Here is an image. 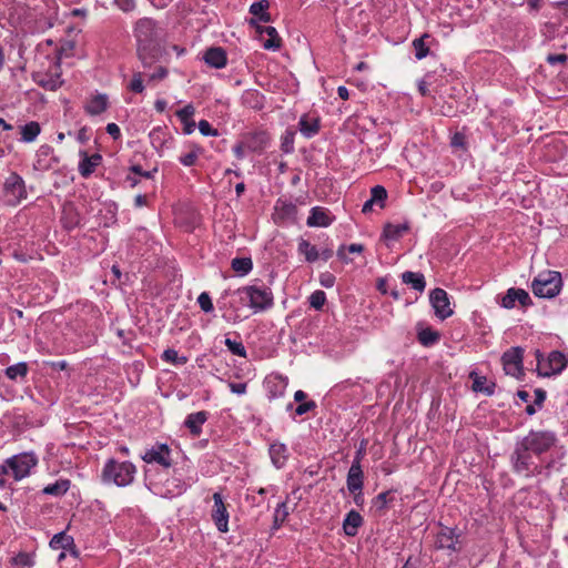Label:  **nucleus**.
Returning <instances> with one entry per match:
<instances>
[{
	"mask_svg": "<svg viewBox=\"0 0 568 568\" xmlns=\"http://www.w3.org/2000/svg\"><path fill=\"white\" fill-rule=\"evenodd\" d=\"M109 106V99L106 94H95L91 97L84 105V110L90 115H99L103 113Z\"/></svg>",
	"mask_w": 568,
	"mask_h": 568,
	"instance_id": "26",
	"label": "nucleus"
},
{
	"mask_svg": "<svg viewBox=\"0 0 568 568\" xmlns=\"http://www.w3.org/2000/svg\"><path fill=\"white\" fill-rule=\"evenodd\" d=\"M386 200V189L382 185H375L371 189V197L363 204L362 212L365 214L372 212L374 205L384 209Z\"/></svg>",
	"mask_w": 568,
	"mask_h": 568,
	"instance_id": "19",
	"label": "nucleus"
},
{
	"mask_svg": "<svg viewBox=\"0 0 568 568\" xmlns=\"http://www.w3.org/2000/svg\"><path fill=\"white\" fill-rule=\"evenodd\" d=\"M261 94L257 91H248L245 94V99H252V102H254L253 108L261 109L263 106V103L261 101Z\"/></svg>",
	"mask_w": 568,
	"mask_h": 568,
	"instance_id": "61",
	"label": "nucleus"
},
{
	"mask_svg": "<svg viewBox=\"0 0 568 568\" xmlns=\"http://www.w3.org/2000/svg\"><path fill=\"white\" fill-rule=\"evenodd\" d=\"M439 333L432 329L430 327L424 328L418 332V341L424 346H430L438 342Z\"/></svg>",
	"mask_w": 568,
	"mask_h": 568,
	"instance_id": "39",
	"label": "nucleus"
},
{
	"mask_svg": "<svg viewBox=\"0 0 568 568\" xmlns=\"http://www.w3.org/2000/svg\"><path fill=\"white\" fill-rule=\"evenodd\" d=\"M270 456L272 463L276 468H281L284 466L287 459V448L284 444L275 443L270 447Z\"/></svg>",
	"mask_w": 568,
	"mask_h": 568,
	"instance_id": "30",
	"label": "nucleus"
},
{
	"mask_svg": "<svg viewBox=\"0 0 568 568\" xmlns=\"http://www.w3.org/2000/svg\"><path fill=\"white\" fill-rule=\"evenodd\" d=\"M194 113H195V108L192 104H187L183 109L176 111L175 114L180 119L181 122H186L193 118Z\"/></svg>",
	"mask_w": 568,
	"mask_h": 568,
	"instance_id": "54",
	"label": "nucleus"
},
{
	"mask_svg": "<svg viewBox=\"0 0 568 568\" xmlns=\"http://www.w3.org/2000/svg\"><path fill=\"white\" fill-rule=\"evenodd\" d=\"M310 305L315 308L316 311H320L323 308L325 302H326V294L324 291L317 290L311 294L308 297Z\"/></svg>",
	"mask_w": 568,
	"mask_h": 568,
	"instance_id": "46",
	"label": "nucleus"
},
{
	"mask_svg": "<svg viewBox=\"0 0 568 568\" xmlns=\"http://www.w3.org/2000/svg\"><path fill=\"white\" fill-rule=\"evenodd\" d=\"M335 276L331 272H324L320 274V283L322 286L326 288H331L335 284Z\"/></svg>",
	"mask_w": 568,
	"mask_h": 568,
	"instance_id": "58",
	"label": "nucleus"
},
{
	"mask_svg": "<svg viewBox=\"0 0 568 568\" xmlns=\"http://www.w3.org/2000/svg\"><path fill=\"white\" fill-rule=\"evenodd\" d=\"M106 132L114 139L118 140L121 136V130L118 124L109 123L106 125Z\"/></svg>",
	"mask_w": 568,
	"mask_h": 568,
	"instance_id": "63",
	"label": "nucleus"
},
{
	"mask_svg": "<svg viewBox=\"0 0 568 568\" xmlns=\"http://www.w3.org/2000/svg\"><path fill=\"white\" fill-rule=\"evenodd\" d=\"M50 547L55 550H58V549L70 550V552L74 557H78V550L75 548L73 537L67 535L64 531L55 534L52 537V539L50 540Z\"/></svg>",
	"mask_w": 568,
	"mask_h": 568,
	"instance_id": "24",
	"label": "nucleus"
},
{
	"mask_svg": "<svg viewBox=\"0 0 568 568\" xmlns=\"http://www.w3.org/2000/svg\"><path fill=\"white\" fill-rule=\"evenodd\" d=\"M389 494L390 491H383L373 499V505L379 514L385 511Z\"/></svg>",
	"mask_w": 568,
	"mask_h": 568,
	"instance_id": "50",
	"label": "nucleus"
},
{
	"mask_svg": "<svg viewBox=\"0 0 568 568\" xmlns=\"http://www.w3.org/2000/svg\"><path fill=\"white\" fill-rule=\"evenodd\" d=\"M70 488V480L59 479L54 484H50L43 488V494L55 497L63 496Z\"/></svg>",
	"mask_w": 568,
	"mask_h": 568,
	"instance_id": "35",
	"label": "nucleus"
},
{
	"mask_svg": "<svg viewBox=\"0 0 568 568\" xmlns=\"http://www.w3.org/2000/svg\"><path fill=\"white\" fill-rule=\"evenodd\" d=\"M436 547L438 549H448L454 552L460 551V534H457L454 528H442L437 534Z\"/></svg>",
	"mask_w": 568,
	"mask_h": 568,
	"instance_id": "15",
	"label": "nucleus"
},
{
	"mask_svg": "<svg viewBox=\"0 0 568 568\" xmlns=\"http://www.w3.org/2000/svg\"><path fill=\"white\" fill-rule=\"evenodd\" d=\"M315 408H316V403L314 400H307L304 403H300L296 406L293 403H290L286 407L287 410H293L296 416H302Z\"/></svg>",
	"mask_w": 568,
	"mask_h": 568,
	"instance_id": "42",
	"label": "nucleus"
},
{
	"mask_svg": "<svg viewBox=\"0 0 568 568\" xmlns=\"http://www.w3.org/2000/svg\"><path fill=\"white\" fill-rule=\"evenodd\" d=\"M200 308L205 313H211L214 310L212 298L207 292H202L197 297Z\"/></svg>",
	"mask_w": 568,
	"mask_h": 568,
	"instance_id": "49",
	"label": "nucleus"
},
{
	"mask_svg": "<svg viewBox=\"0 0 568 568\" xmlns=\"http://www.w3.org/2000/svg\"><path fill=\"white\" fill-rule=\"evenodd\" d=\"M197 126H199V130H200L201 134L204 135V136H217L219 135L217 130L212 128L210 122L206 121V120H201L199 122Z\"/></svg>",
	"mask_w": 568,
	"mask_h": 568,
	"instance_id": "53",
	"label": "nucleus"
},
{
	"mask_svg": "<svg viewBox=\"0 0 568 568\" xmlns=\"http://www.w3.org/2000/svg\"><path fill=\"white\" fill-rule=\"evenodd\" d=\"M537 372L539 376L549 377L560 374L567 366L566 355L559 351H552L544 357L539 349L536 351Z\"/></svg>",
	"mask_w": 568,
	"mask_h": 568,
	"instance_id": "6",
	"label": "nucleus"
},
{
	"mask_svg": "<svg viewBox=\"0 0 568 568\" xmlns=\"http://www.w3.org/2000/svg\"><path fill=\"white\" fill-rule=\"evenodd\" d=\"M161 359L174 366H182L189 361L186 356L179 355V353L173 348L165 349L161 355Z\"/></svg>",
	"mask_w": 568,
	"mask_h": 568,
	"instance_id": "38",
	"label": "nucleus"
},
{
	"mask_svg": "<svg viewBox=\"0 0 568 568\" xmlns=\"http://www.w3.org/2000/svg\"><path fill=\"white\" fill-rule=\"evenodd\" d=\"M546 61L550 64V65H556V64H564L568 61V55L567 54H548L546 57Z\"/></svg>",
	"mask_w": 568,
	"mask_h": 568,
	"instance_id": "60",
	"label": "nucleus"
},
{
	"mask_svg": "<svg viewBox=\"0 0 568 568\" xmlns=\"http://www.w3.org/2000/svg\"><path fill=\"white\" fill-rule=\"evenodd\" d=\"M429 38H430V36L428 33H424L422 37L416 38L413 41L415 58L417 60H422L428 55L429 47L426 44V39H429Z\"/></svg>",
	"mask_w": 568,
	"mask_h": 568,
	"instance_id": "37",
	"label": "nucleus"
},
{
	"mask_svg": "<svg viewBox=\"0 0 568 568\" xmlns=\"http://www.w3.org/2000/svg\"><path fill=\"white\" fill-rule=\"evenodd\" d=\"M59 162V159L54 155V150L48 144L41 145L37 153L33 162V170L39 172H47L52 170Z\"/></svg>",
	"mask_w": 568,
	"mask_h": 568,
	"instance_id": "12",
	"label": "nucleus"
},
{
	"mask_svg": "<svg viewBox=\"0 0 568 568\" xmlns=\"http://www.w3.org/2000/svg\"><path fill=\"white\" fill-rule=\"evenodd\" d=\"M37 459L32 455L23 454L7 459L8 467L12 470L16 480L26 477L30 468L36 466Z\"/></svg>",
	"mask_w": 568,
	"mask_h": 568,
	"instance_id": "11",
	"label": "nucleus"
},
{
	"mask_svg": "<svg viewBox=\"0 0 568 568\" xmlns=\"http://www.w3.org/2000/svg\"><path fill=\"white\" fill-rule=\"evenodd\" d=\"M364 524L361 514L354 509L349 510L343 521L344 534L348 537H354L358 532V528Z\"/></svg>",
	"mask_w": 568,
	"mask_h": 568,
	"instance_id": "25",
	"label": "nucleus"
},
{
	"mask_svg": "<svg viewBox=\"0 0 568 568\" xmlns=\"http://www.w3.org/2000/svg\"><path fill=\"white\" fill-rule=\"evenodd\" d=\"M287 516H288V510H287L286 503L278 504L275 509V513H274L273 529H278L282 526V524L285 521Z\"/></svg>",
	"mask_w": 568,
	"mask_h": 568,
	"instance_id": "43",
	"label": "nucleus"
},
{
	"mask_svg": "<svg viewBox=\"0 0 568 568\" xmlns=\"http://www.w3.org/2000/svg\"><path fill=\"white\" fill-rule=\"evenodd\" d=\"M213 501L214 506L211 513L212 520L219 531L226 532L229 530V511L221 493L213 494Z\"/></svg>",
	"mask_w": 568,
	"mask_h": 568,
	"instance_id": "13",
	"label": "nucleus"
},
{
	"mask_svg": "<svg viewBox=\"0 0 568 568\" xmlns=\"http://www.w3.org/2000/svg\"><path fill=\"white\" fill-rule=\"evenodd\" d=\"M209 414L205 410L189 414L184 420V426L190 433L197 437L202 433V425L207 420Z\"/></svg>",
	"mask_w": 568,
	"mask_h": 568,
	"instance_id": "23",
	"label": "nucleus"
},
{
	"mask_svg": "<svg viewBox=\"0 0 568 568\" xmlns=\"http://www.w3.org/2000/svg\"><path fill=\"white\" fill-rule=\"evenodd\" d=\"M298 128L305 138H313L320 131V119L304 114L298 121Z\"/></svg>",
	"mask_w": 568,
	"mask_h": 568,
	"instance_id": "27",
	"label": "nucleus"
},
{
	"mask_svg": "<svg viewBox=\"0 0 568 568\" xmlns=\"http://www.w3.org/2000/svg\"><path fill=\"white\" fill-rule=\"evenodd\" d=\"M170 448L166 444H159L149 449L142 457L146 463H156L165 468L171 467L172 463L169 457Z\"/></svg>",
	"mask_w": 568,
	"mask_h": 568,
	"instance_id": "18",
	"label": "nucleus"
},
{
	"mask_svg": "<svg viewBox=\"0 0 568 568\" xmlns=\"http://www.w3.org/2000/svg\"><path fill=\"white\" fill-rule=\"evenodd\" d=\"M149 81H158L162 80L168 75L166 68L159 65L155 68V71L152 73H144Z\"/></svg>",
	"mask_w": 568,
	"mask_h": 568,
	"instance_id": "56",
	"label": "nucleus"
},
{
	"mask_svg": "<svg viewBox=\"0 0 568 568\" xmlns=\"http://www.w3.org/2000/svg\"><path fill=\"white\" fill-rule=\"evenodd\" d=\"M267 387H275V388H286L288 385L287 377H283L281 375H270L266 378Z\"/></svg>",
	"mask_w": 568,
	"mask_h": 568,
	"instance_id": "51",
	"label": "nucleus"
},
{
	"mask_svg": "<svg viewBox=\"0 0 568 568\" xmlns=\"http://www.w3.org/2000/svg\"><path fill=\"white\" fill-rule=\"evenodd\" d=\"M516 302L523 307H529L532 305V300L528 292L524 288L510 287L500 300V306L507 310H511L516 306Z\"/></svg>",
	"mask_w": 568,
	"mask_h": 568,
	"instance_id": "14",
	"label": "nucleus"
},
{
	"mask_svg": "<svg viewBox=\"0 0 568 568\" xmlns=\"http://www.w3.org/2000/svg\"><path fill=\"white\" fill-rule=\"evenodd\" d=\"M223 318L227 323H237L241 321L240 315L235 311H229L226 310L223 314Z\"/></svg>",
	"mask_w": 568,
	"mask_h": 568,
	"instance_id": "64",
	"label": "nucleus"
},
{
	"mask_svg": "<svg viewBox=\"0 0 568 568\" xmlns=\"http://www.w3.org/2000/svg\"><path fill=\"white\" fill-rule=\"evenodd\" d=\"M136 468L131 462H119L110 458L102 468L101 480L104 484L125 487L133 483Z\"/></svg>",
	"mask_w": 568,
	"mask_h": 568,
	"instance_id": "3",
	"label": "nucleus"
},
{
	"mask_svg": "<svg viewBox=\"0 0 568 568\" xmlns=\"http://www.w3.org/2000/svg\"><path fill=\"white\" fill-rule=\"evenodd\" d=\"M297 214V207L294 203L278 199L274 206V221L277 224L294 221Z\"/></svg>",
	"mask_w": 568,
	"mask_h": 568,
	"instance_id": "17",
	"label": "nucleus"
},
{
	"mask_svg": "<svg viewBox=\"0 0 568 568\" xmlns=\"http://www.w3.org/2000/svg\"><path fill=\"white\" fill-rule=\"evenodd\" d=\"M80 155L82 156L79 163V173L83 178H89L101 164L102 156L99 153H94L92 155H88L85 151H81Z\"/></svg>",
	"mask_w": 568,
	"mask_h": 568,
	"instance_id": "21",
	"label": "nucleus"
},
{
	"mask_svg": "<svg viewBox=\"0 0 568 568\" xmlns=\"http://www.w3.org/2000/svg\"><path fill=\"white\" fill-rule=\"evenodd\" d=\"M346 484L351 494H355L356 491H361L363 489L364 473L362 465H358L357 462L355 465H351L347 473Z\"/></svg>",
	"mask_w": 568,
	"mask_h": 568,
	"instance_id": "20",
	"label": "nucleus"
},
{
	"mask_svg": "<svg viewBox=\"0 0 568 568\" xmlns=\"http://www.w3.org/2000/svg\"><path fill=\"white\" fill-rule=\"evenodd\" d=\"M298 253L303 254L308 263H314L320 257L317 248L304 239L298 242Z\"/></svg>",
	"mask_w": 568,
	"mask_h": 568,
	"instance_id": "34",
	"label": "nucleus"
},
{
	"mask_svg": "<svg viewBox=\"0 0 568 568\" xmlns=\"http://www.w3.org/2000/svg\"><path fill=\"white\" fill-rule=\"evenodd\" d=\"M335 220L331 211L323 206H314L310 211L306 225L310 227H327Z\"/></svg>",
	"mask_w": 568,
	"mask_h": 568,
	"instance_id": "16",
	"label": "nucleus"
},
{
	"mask_svg": "<svg viewBox=\"0 0 568 568\" xmlns=\"http://www.w3.org/2000/svg\"><path fill=\"white\" fill-rule=\"evenodd\" d=\"M470 378H473L471 390H489V388L485 385L486 378L477 375L476 373H470Z\"/></svg>",
	"mask_w": 568,
	"mask_h": 568,
	"instance_id": "55",
	"label": "nucleus"
},
{
	"mask_svg": "<svg viewBox=\"0 0 568 568\" xmlns=\"http://www.w3.org/2000/svg\"><path fill=\"white\" fill-rule=\"evenodd\" d=\"M134 36L138 43V55L143 67L151 68L161 55V30L151 18H142L136 21Z\"/></svg>",
	"mask_w": 568,
	"mask_h": 568,
	"instance_id": "2",
	"label": "nucleus"
},
{
	"mask_svg": "<svg viewBox=\"0 0 568 568\" xmlns=\"http://www.w3.org/2000/svg\"><path fill=\"white\" fill-rule=\"evenodd\" d=\"M200 153H201V149L200 148H194L190 152H187L185 154H182L179 158V161L184 166H192V165H194L196 163Z\"/></svg>",
	"mask_w": 568,
	"mask_h": 568,
	"instance_id": "47",
	"label": "nucleus"
},
{
	"mask_svg": "<svg viewBox=\"0 0 568 568\" xmlns=\"http://www.w3.org/2000/svg\"><path fill=\"white\" fill-rule=\"evenodd\" d=\"M33 80L38 85L44 90L55 91L62 87L63 80L61 79L60 62L57 61L54 67L45 73H37L33 75Z\"/></svg>",
	"mask_w": 568,
	"mask_h": 568,
	"instance_id": "10",
	"label": "nucleus"
},
{
	"mask_svg": "<svg viewBox=\"0 0 568 568\" xmlns=\"http://www.w3.org/2000/svg\"><path fill=\"white\" fill-rule=\"evenodd\" d=\"M205 63L215 69H222L226 65V52L221 47H212L207 49L203 57Z\"/></svg>",
	"mask_w": 568,
	"mask_h": 568,
	"instance_id": "22",
	"label": "nucleus"
},
{
	"mask_svg": "<svg viewBox=\"0 0 568 568\" xmlns=\"http://www.w3.org/2000/svg\"><path fill=\"white\" fill-rule=\"evenodd\" d=\"M143 75H145L144 73L142 72H136L134 73L131 82H130V90L135 92V93H142L143 90H144V85H143Z\"/></svg>",
	"mask_w": 568,
	"mask_h": 568,
	"instance_id": "52",
	"label": "nucleus"
},
{
	"mask_svg": "<svg viewBox=\"0 0 568 568\" xmlns=\"http://www.w3.org/2000/svg\"><path fill=\"white\" fill-rule=\"evenodd\" d=\"M3 195L7 204L11 206L18 205L28 196L24 180L16 172H11L3 183Z\"/></svg>",
	"mask_w": 568,
	"mask_h": 568,
	"instance_id": "7",
	"label": "nucleus"
},
{
	"mask_svg": "<svg viewBox=\"0 0 568 568\" xmlns=\"http://www.w3.org/2000/svg\"><path fill=\"white\" fill-rule=\"evenodd\" d=\"M523 354L524 349L518 346L511 347L503 354L501 362L507 375L519 378L524 374Z\"/></svg>",
	"mask_w": 568,
	"mask_h": 568,
	"instance_id": "8",
	"label": "nucleus"
},
{
	"mask_svg": "<svg viewBox=\"0 0 568 568\" xmlns=\"http://www.w3.org/2000/svg\"><path fill=\"white\" fill-rule=\"evenodd\" d=\"M546 399V393H534V402L527 404L525 412L528 415H534L536 413V408H540Z\"/></svg>",
	"mask_w": 568,
	"mask_h": 568,
	"instance_id": "48",
	"label": "nucleus"
},
{
	"mask_svg": "<svg viewBox=\"0 0 568 568\" xmlns=\"http://www.w3.org/2000/svg\"><path fill=\"white\" fill-rule=\"evenodd\" d=\"M558 443L555 432L548 429H531L525 437L518 440L510 455V464L516 474H525L529 477L538 466L532 455L540 456L548 453Z\"/></svg>",
	"mask_w": 568,
	"mask_h": 568,
	"instance_id": "1",
	"label": "nucleus"
},
{
	"mask_svg": "<svg viewBox=\"0 0 568 568\" xmlns=\"http://www.w3.org/2000/svg\"><path fill=\"white\" fill-rule=\"evenodd\" d=\"M450 145L455 149H465L466 148V136L464 133L456 132L450 140Z\"/></svg>",
	"mask_w": 568,
	"mask_h": 568,
	"instance_id": "57",
	"label": "nucleus"
},
{
	"mask_svg": "<svg viewBox=\"0 0 568 568\" xmlns=\"http://www.w3.org/2000/svg\"><path fill=\"white\" fill-rule=\"evenodd\" d=\"M270 2L267 0H258L251 4L250 13L257 18L258 21L270 22L271 14L267 12Z\"/></svg>",
	"mask_w": 568,
	"mask_h": 568,
	"instance_id": "32",
	"label": "nucleus"
},
{
	"mask_svg": "<svg viewBox=\"0 0 568 568\" xmlns=\"http://www.w3.org/2000/svg\"><path fill=\"white\" fill-rule=\"evenodd\" d=\"M429 302L434 308L435 315L440 320H446L454 314L450 307L448 294L443 288H434L429 294Z\"/></svg>",
	"mask_w": 568,
	"mask_h": 568,
	"instance_id": "9",
	"label": "nucleus"
},
{
	"mask_svg": "<svg viewBox=\"0 0 568 568\" xmlns=\"http://www.w3.org/2000/svg\"><path fill=\"white\" fill-rule=\"evenodd\" d=\"M11 564L20 568H31L34 565V560L30 554L19 552L11 558Z\"/></svg>",
	"mask_w": 568,
	"mask_h": 568,
	"instance_id": "45",
	"label": "nucleus"
},
{
	"mask_svg": "<svg viewBox=\"0 0 568 568\" xmlns=\"http://www.w3.org/2000/svg\"><path fill=\"white\" fill-rule=\"evenodd\" d=\"M41 132V126L37 121H30L21 126V141L26 143L33 142Z\"/></svg>",
	"mask_w": 568,
	"mask_h": 568,
	"instance_id": "33",
	"label": "nucleus"
},
{
	"mask_svg": "<svg viewBox=\"0 0 568 568\" xmlns=\"http://www.w3.org/2000/svg\"><path fill=\"white\" fill-rule=\"evenodd\" d=\"M267 143L268 138L266 133L258 132L250 138V141L247 142V148L252 151H261L267 145Z\"/></svg>",
	"mask_w": 568,
	"mask_h": 568,
	"instance_id": "41",
	"label": "nucleus"
},
{
	"mask_svg": "<svg viewBox=\"0 0 568 568\" xmlns=\"http://www.w3.org/2000/svg\"><path fill=\"white\" fill-rule=\"evenodd\" d=\"M114 4L123 12H130L135 8V0H114Z\"/></svg>",
	"mask_w": 568,
	"mask_h": 568,
	"instance_id": "59",
	"label": "nucleus"
},
{
	"mask_svg": "<svg viewBox=\"0 0 568 568\" xmlns=\"http://www.w3.org/2000/svg\"><path fill=\"white\" fill-rule=\"evenodd\" d=\"M402 281L406 285H410L417 292H424L426 287L425 276L419 272L406 271L402 274Z\"/></svg>",
	"mask_w": 568,
	"mask_h": 568,
	"instance_id": "29",
	"label": "nucleus"
},
{
	"mask_svg": "<svg viewBox=\"0 0 568 568\" xmlns=\"http://www.w3.org/2000/svg\"><path fill=\"white\" fill-rule=\"evenodd\" d=\"M408 230H409V225H408V223H403V224H393V223H387V224L384 226V230H383V236H384L386 240L397 241V240H399V239L404 235V233H406Z\"/></svg>",
	"mask_w": 568,
	"mask_h": 568,
	"instance_id": "31",
	"label": "nucleus"
},
{
	"mask_svg": "<svg viewBox=\"0 0 568 568\" xmlns=\"http://www.w3.org/2000/svg\"><path fill=\"white\" fill-rule=\"evenodd\" d=\"M131 171L145 179H152L154 176V173L158 172V169H153L152 171H144L140 165H133L131 166Z\"/></svg>",
	"mask_w": 568,
	"mask_h": 568,
	"instance_id": "62",
	"label": "nucleus"
},
{
	"mask_svg": "<svg viewBox=\"0 0 568 568\" xmlns=\"http://www.w3.org/2000/svg\"><path fill=\"white\" fill-rule=\"evenodd\" d=\"M561 288L562 277L557 271H544L531 282L532 293L540 298H552L560 293Z\"/></svg>",
	"mask_w": 568,
	"mask_h": 568,
	"instance_id": "4",
	"label": "nucleus"
},
{
	"mask_svg": "<svg viewBox=\"0 0 568 568\" xmlns=\"http://www.w3.org/2000/svg\"><path fill=\"white\" fill-rule=\"evenodd\" d=\"M28 373V364L20 362L6 368V376L10 379L23 378Z\"/></svg>",
	"mask_w": 568,
	"mask_h": 568,
	"instance_id": "40",
	"label": "nucleus"
},
{
	"mask_svg": "<svg viewBox=\"0 0 568 568\" xmlns=\"http://www.w3.org/2000/svg\"><path fill=\"white\" fill-rule=\"evenodd\" d=\"M224 344L233 355L244 357V358L246 357V349L241 341L225 338Z\"/></svg>",
	"mask_w": 568,
	"mask_h": 568,
	"instance_id": "44",
	"label": "nucleus"
},
{
	"mask_svg": "<svg viewBox=\"0 0 568 568\" xmlns=\"http://www.w3.org/2000/svg\"><path fill=\"white\" fill-rule=\"evenodd\" d=\"M257 32L260 34H266L268 37L267 40L264 41L263 48L266 50H278L282 44V40L274 27H257Z\"/></svg>",
	"mask_w": 568,
	"mask_h": 568,
	"instance_id": "28",
	"label": "nucleus"
},
{
	"mask_svg": "<svg viewBox=\"0 0 568 568\" xmlns=\"http://www.w3.org/2000/svg\"><path fill=\"white\" fill-rule=\"evenodd\" d=\"M232 270L241 276L248 274L253 268L251 257H235L231 262Z\"/></svg>",
	"mask_w": 568,
	"mask_h": 568,
	"instance_id": "36",
	"label": "nucleus"
},
{
	"mask_svg": "<svg viewBox=\"0 0 568 568\" xmlns=\"http://www.w3.org/2000/svg\"><path fill=\"white\" fill-rule=\"evenodd\" d=\"M248 298V306L256 313L270 310L274 305L272 290L264 285H247L239 288Z\"/></svg>",
	"mask_w": 568,
	"mask_h": 568,
	"instance_id": "5",
	"label": "nucleus"
}]
</instances>
